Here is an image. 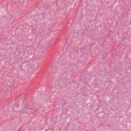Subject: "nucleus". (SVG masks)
I'll return each mask as SVG.
<instances>
[{"mask_svg": "<svg viewBox=\"0 0 131 131\" xmlns=\"http://www.w3.org/2000/svg\"><path fill=\"white\" fill-rule=\"evenodd\" d=\"M61 82L60 81L59 82L58 81H56L55 83V86H57L58 87L60 86L61 85Z\"/></svg>", "mask_w": 131, "mask_h": 131, "instance_id": "nucleus-1", "label": "nucleus"}, {"mask_svg": "<svg viewBox=\"0 0 131 131\" xmlns=\"http://www.w3.org/2000/svg\"><path fill=\"white\" fill-rule=\"evenodd\" d=\"M26 99L25 98L24 100H23V103H22V105L23 106H25L27 105L26 103Z\"/></svg>", "mask_w": 131, "mask_h": 131, "instance_id": "nucleus-2", "label": "nucleus"}, {"mask_svg": "<svg viewBox=\"0 0 131 131\" xmlns=\"http://www.w3.org/2000/svg\"><path fill=\"white\" fill-rule=\"evenodd\" d=\"M57 71V69H56V67L54 68L52 70V72L53 73H55Z\"/></svg>", "mask_w": 131, "mask_h": 131, "instance_id": "nucleus-3", "label": "nucleus"}, {"mask_svg": "<svg viewBox=\"0 0 131 131\" xmlns=\"http://www.w3.org/2000/svg\"><path fill=\"white\" fill-rule=\"evenodd\" d=\"M48 6V5L46 3H44L43 5V7L45 8H46Z\"/></svg>", "mask_w": 131, "mask_h": 131, "instance_id": "nucleus-4", "label": "nucleus"}, {"mask_svg": "<svg viewBox=\"0 0 131 131\" xmlns=\"http://www.w3.org/2000/svg\"><path fill=\"white\" fill-rule=\"evenodd\" d=\"M18 105H19L18 104V105L16 104V105H15V106H16V107L17 108H18Z\"/></svg>", "mask_w": 131, "mask_h": 131, "instance_id": "nucleus-5", "label": "nucleus"}, {"mask_svg": "<svg viewBox=\"0 0 131 131\" xmlns=\"http://www.w3.org/2000/svg\"><path fill=\"white\" fill-rule=\"evenodd\" d=\"M6 110V111L8 112V111H9V109H7Z\"/></svg>", "mask_w": 131, "mask_h": 131, "instance_id": "nucleus-6", "label": "nucleus"}, {"mask_svg": "<svg viewBox=\"0 0 131 131\" xmlns=\"http://www.w3.org/2000/svg\"><path fill=\"white\" fill-rule=\"evenodd\" d=\"M5 109H6V108L4 109V111H5Z\"/></svg>", "mask_w": 131, "mask_h": 131, "instance_id": "nucleus-7", "label": "nucleus"}]
</instances>
